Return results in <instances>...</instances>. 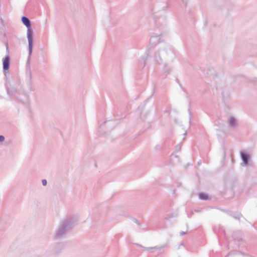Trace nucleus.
<instances>
[{
  "label": "nucleus",
  "mask_w": 257,
  "mask_h": 257,
  "mask_svg": "<svg viewBox=\"0 0 257 257\" xmlns=\"http://www.w3.org/2000/svg\"><path fill=\"white\" fill-rule=\"evenodd\" d=\"M76 220L73 217H67L63 220L58 226L54 235L56 239L64 237L70 231L74 225Z\"/></svg>",
  "instance_id": "1"
},
{
  "label": "nucleus",
  "mask_w": 257,
  "mask_h": 257,
  "mask_svg": "<svg viewBox=\"0 0 257 257\" xmlns=\"http://www.w3.org/2000/svg\"><path fill=\"white\" fill-rule=\"evenodd\" d=\"M22 21L23 24L28 28V32H27V36H28V41H29L30 49V50H31L32 48V44H33V36H32V32L31 31V30L30 29V27H31L30 22L29 20L25 17H22Z\"/></svg>",
  "instance_id": "2"
},
{
  "label": "nucleus",
  "mask_w": 257,
  "mask_h": 257,
  "mask_svg": "<svg viewBox=\"0 0 257 257\" xmlns=\"http://www.w3.org/2000/svg\"><path fill=\"white\" fill-rule=\"evenodd\" d=\"M227 214L229 216L233 217L234 219L240 221V218L242 217V214L239 212H235L228 210Z\"/></svg>",
  "instance_id": "3"
},
{
  "label": "nucleus",
  "mask_w": 257,
  "mask_h": 257,
  "mask_svg": "<svg viewBox=\"0 0 257 257\" xmlns=\"http://www.w3.org/2000/svg\"><path fill=\"white\" fill-rule=\"evenodd\" d=\"M3 62L4 69L5 70H8L10 64L9 57L8 56L5 57L3 60Z\"/></svg>",
  "instance_id": "4"
},
{
  "label": "nucleus",
  "mask_w": 257,
  "mask_h": 257,
  "mask_svg": "<svg viewBox=\"0 0 257 257\" xmlns=\"http://www.w3.org/2000/svg\"><path fill=\"white\" fill-rule=\"evenodd\" d=\"M198 197L201 200H208L210 199L209 195L204 192H200L198 194Z\"/></svg>",
  "instance_id": "5"
},
{
  "label": "nucleus",
  "mask_w": 257,
  "mask_h": 257,
  "mask_svg": "<svg viewBox=\"0 0 257 257\" xmlns=\"http://www.w3.org/2000/svg\"><path fill=\"white\" fill-rule=\"evenodd\" d=\"M239 234L240 232L237 231L233 232L232 234V237L233 238V239L238 242H240L242 240L241 237L239 236Z\"/></svg>",
  "instance_id": "6"
},
{
  "label": "nucleus",
  "mask_w": 257,
  "mask_h": 257,
  "mask_svg": "<svg viewBox=\"0 0 257 257\" xmlns=\"http://www.w3.org/2000/svg\"><path fill=\"white\" fill-rule=\"evenodd\" d=\"M241 159L243 161H248L250 159V155L246 153L241 152Z\"/></svg>",
  "instance_id": "7"
},
{
  "label": "nucleus",
  "mask_w": 257,
  "mask_h": 257,
  "mask_svg": "<svg viewBox=\"0 0 257 257\" xmlns=\"http://www.w3.org/2000/svg\"><path fill=\"white\" fill-rule=\"evenodd\" d=\"M166 245H164L160 246V247L155 246V247H148V248H146V249L150 250L151 252H153L154 251V250H155V249H158L159 250H161L163 249L166 247Z\"/></svg>",
  "instance_id": "8"
},
{
  "label": "nucleus",
  "mask_w": 257,
  "mask_h": 257,
  "mask_svg": "<svg viewBox=\"0 0 257 257\" xmlns=\"http://www.w3.org/2000/svg\"><path fill=\"white\" fill-rule=\"evenodd\" d=\"M229 122L230 124L232 125H235L236 123V120L233 118H230L229 120Z\"/></svg>",
  "instance_id": "9"
},
{
  "label": "nucleus",
  "mask_w": 257,
  "mask_h": 257,
  "mask_svg": "<svg viewBox=\"0 0 257 257\" xmlns=\"http://www.w3.org/2000/svg\"><path fill=\"white\" fill-rule=\"evenodd\" d=\"M251 162H242L241 165L243 167L249 166Z\"/></svg>",
  "instance_id": "10"
},
{
  "label": "nucleus",
  "mask_w": 257,
  "mask_h": 257,
  "mask_svg": "<svg viewBox=\"0 0 257 257\" xmlns=\"http://www.w3.org/2000/svg\"><path fill=\"white\" fill-rule=\"evenodd\" d=\"M42 183L43 186H46L47 184V181L46 179H43L42 180Z\"/></svg>",
  "instance_id": "11"
},
{
  "label": "nucleus",
  "mask_w": 257,
  "mask_h": 257,
  "mask_svg": "<svg viewBox=\"0 0 257 257\" xmlns=\"http://www.w3.org/2000/svg\"><path fill=\"white\" fill-rule=\"evenodd\" d=\"M4 140V137L3 136H0V141L3 142Z\"/></svg>",
  "instance_id": "12"
},
{
  "label": "nucleus",
  "mask_w": 257,
  "mask_h": 257,
  "mask_svg": "<svg viewBox=\"0 0 257 257\" xmlns=\"http://www.w3.org/2000/svg\"><path fill=\"white\" fill-rule=\"evenodd\" d=\"M187 233L186 232H184V231H181L180 232V234L181 235H184V234H186Z\"/></svg>",
  "instance_id": "13"
},
{
  "label": "nucleus",
  "mask_w": 257,
  "mask_h": 257,
  "mask_svg": "<svg viewBox=\"0 0 257 257\" xmlns=\"http://www.w3.org/2000/svg\"><path fill=\"white\" fill-rule=\"evenodd\" d=\"M134 221H135V222L137 223L138 225H140V223L139 222V221L136 219H134Z\"/></svg>",
  "instance_id": "14"
},
{
  "label": "nucleus",
  "mask_w": 257,
  "mask_h": 257,
  "mask_svg": "<svg viewBox=\"0 0 257 257\" xmlns=\"http://www.w3.org/2000/svg\"><path fill=\"white\" fill-rule=\"evenodd\" d=\"M181 183H178L177 184V187H180V186H181Z\"/></svg>",
  "instance_id": "15"
},
{
  "label": "nucleus",
  "mask_w": 257,
  "mask_h": 257,
  "mask_svg": "<svg viewBox=\"0 0 257 257\" xmlns=\"http://www.w3.org/2000/svg\"><path fill=\"white\" fill-rule=\"evenodd\" d=\"M198 166L200 165L201 164V162H198Z\"/></svg>",
  "instance_id": "16"
},
{
  "label": "nucleus",
  "mask_w": 257,
  "mask_h": 257,
  "mask_svg": "<svg viewBox=\"0 0 257 257\" xmlns=\"http://www.w3.org/2000/svg\"><path fill=\"white\" fill-rule=\"evenodd\" d=\"M94 166H95V167H97V165H96V163H94Z\"/></svg>",
  "instance_id": "17"
},
{
  "label": "nucleus",
  "mask_w": 257,
  "mask_h": 257,
  "mask_svg": "<svg viewBox=\"0 0 257 257\" xmlns=\"http://www.w3.org/2000/svg\"><path fill=\"white\" fill-rule=\"evenodd\" d=\"M188 166H189V165H192V164H190V163H188Z\"/></svg>",
  "instance_id": "18"
},
{
  "label": "nucleus",
  "mask_w": 257,
  "mask_h": 257,
  "mask_svg": "<svg viewBox=\"0 0 257 257\" xmlns=\"http://www.w3.org/2000/svg\"><path fill=\"white\" fill-rule=\"evenodd\" d=\"M184 245L183 243H180V245Z\"/></svg>",
  "instance_id": "19"
},
{
  "label": "nucleus",
  "mask_w": 257,
  "mask_h": 257,
  "mask_svg": "<svg viewBox=\"0 0 257 257\" xmlns=\"http://www.w3.org/2000/svg\"><path fill=\"white\" fill-rule=\"evenodd\" d=\"M229 255V254H227L225 257H227Z\"/></svg>",
  "instance_id": "20"
}]
</instances>
